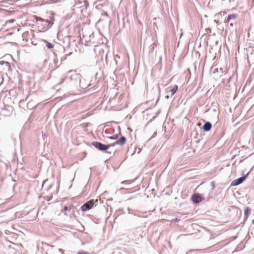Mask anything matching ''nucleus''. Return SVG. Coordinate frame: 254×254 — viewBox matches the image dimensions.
Listing matches in <instances>:
<instances>
[{"label": "nucleus", "mask_w": 254, "mask_h": 254, "mask_svg": "<svg viewBox=\"0 0 254 254\" xmlns=\"http://www.w3.org/2000/svg\"><path fill=\"white\" fill-rule=\"evenodd\" d=\"M9 21V22H11L12 23V22H13L14 21V20H11V19Z\"/></svg>", "instance_id": "24"}, {"label": "nucleus", "mask_w": 254, "mask_h": 254, "mask_svg": "<svg viewBox=\"0 0 254 254\" xmlns=\"http://www.w3.org/2000/svg\"><path fill=\"white\" fill-rule=\"evenodd\" d=\"M102 15H105V16H108V13H107L106 12H104L102 13Z\"/></svg>", "instance_id": "21"}, {"label": "nucleus", "mask_w": 254, "mask_h": 254, "mask_svg": "<svg viewBox=\"0 0 254 254\" xmlns=\"http://www.w3.org/2000/svg\"><path fill=\"white\" fill-rule=\"evenodd\" d=\"M237 17V14H232L228 16L227 19L225 20V23H228L230 20L235 19Z\"/></svg>", "instance_id": "8"}, {"label": "nucleus", "mask_w": 254, "mask_h": 254, "mask_svg": "<svg viewBox=\"0 0 254 254\" xmlns=\"http://www.w3.org/2000/svg\"><path fill=\"white\" fill-rule=\"evenodd\" d=\"M36 19H36V20H37V21H44V19H43V18H41V17H36Z\"/></svg>", "instance_id": "18"}, {"label": "nucleus", "mask_w": 254, "mask_h": 254, "mask_svg": "<svg viewBox=\"0 0 254 254\" xmlns=\"http://www.w3.org/2000/svg\"><path fill=\"white\" fill-rule=\"evenodd\" d=\"M211 184H212V186H214V183H213V182H212L211 183Z\"/></svg>", "instance_id": "25"}, {"label": "nucleus", "mask_w": 254, "mask_h": 254, "mask_svg": "<svg viewBox=\"0 0 254 254\" xmlns=\"http://www.w3.org/2000/svg\"><path fill=\"white\" fill-rule=\"evenodd\" d=\"M218 68H216V69H214V72H218Z\"/></svg>", "instance_id": "22"}, {"label": "nucleus", "mask_w": 254, "mask_h": 254, "mask_svg": "<svg viewBox=\"0 0 254 254\" xmlns=\"http://www.w3.org/2000/svg\"><path fill=\"white\" fill-rule=\"evenodd\" d=\"M192 201L196 203L201 202L202 200V196L199 194H194L191 196Z\"/></svg>", "instance_id": "5"}, {"label": "nucleus", "mask_w": 254, "mask_h": 254, "mask_svg": "<svg viewBox=\"0 0 254 254\" xmlns=\"http://www.w3.org/2000/svg\"><path fill=\"white\" fill-rule=\"evenodd\" d=\"M59 251L62 254H64V251L62 249H59Z\"/></svg>", "instance_id": "19"}, {"label": "nucleus", "mask_w": 254, "mask_h": 254, "mask_svg": "<svg viewBox=\"0 0 254 254\" xmlns=\"http://www.w3.org/2000/svg\"><path fill=\"white\" fill-rule=\"evenodd\" d=\"M177 89H178V86L176 85H175L174 86V87L170 90L171 96L174 95V94L177 91Z\"/></svg>", "instance_id": "10"}, {"label": "nucleus", "mask_w": 254, "mask_h": 254, "mask_svg": "<svg viewBox=\"0 0 254 254\" xmlns=\"http://www.w3.org/2000/svg\"><path fill=\"white\" fill-rule=\"evenodd\" d=\"M173 221H175V222H178V221H180V219H178V218H175V219H174L173 220Z\"/></svg>", "instance_id": "20"}, {"label": "nucleus", "mask_w": 254, "mask_h": 254, "mask_svg": "<svg viewBox=\"0 0 254 254\" xmlns=\"http://www.w3.org/2000/svg\"><path fill=\"white\" fill-rule=\"evenodd\" d=\"M70 79L75 85L77 86L81 82V75L80 74L74 73L71 76Z\"/></svg>", "instance_id": "2"}, {"label": "nucleus", "mask_w": 254, "mask_h": 254, "mask_svg": "<svg viewBox=\"0 0 254 254\" xmlns=\"http://www.w3.org/2000/svg\"><path fill=\"white\" fill-rule=\"evenodd\" d=\"M128 190L127 189H125L124 188H122L120 189V190L122 192H124V191H127Z\"/></svg>", "instance_id": "16"}, {"label": "nucleus", "mask_w": 254, "mask_h": 254, "mask_svg": "<svg viewBox=\"0 0 254 254\" xmlns=\"http://www.w3.org/2000/svg\"><path fill=\"white\" fill-rule=\"evenodd\" d=\"M248 175V173H247L245 176L241 177L237 179L234 180L232 183L231 185L233 186H238L241 184H242L246 179Z\"/></svg>", "instance_id": "4"}, {"label": "nucleus", "mask_w": 254, "mask_h": 254, "mask_svg": "<svg viewBox=\"0 0 254 254\" xmlns=\"http://www.w3.org/2000/svg\"><path fill=\"white\" fill-rule=\"evenodd\" d=\"M249 212H250V210H249L248 208H247V209L245 210V216H246L247 218L248 216V214H249Z\"/></svg>", "instance_id": "14"}, {"label": "nucleus", "mask_w": 254, "mask_h": 254, "mask_svg": "<svg viewBox=\"0 0 254 254\" xmlns=\"http://www.w3.org/2000/svg\"><path fill=\"white\" fill-rule=\"evenodd\" d=\"M212 127V125L210 122H206L203 126V129L205 131H209L210 130Z\"/></svg>", "instance_id": "7"}, {"label": "nucleus", "mask_w": 254, "mask_h": 254, "mask_svg": "<svg viewBox=\"0 0 254 254\" xmlns=\"http://www.w3.org/2000/svg\"><path fill=\"white\" fill-rule=\"evenodd\" d=\"M131 183V181L130 180L125 181H123L121 184H129Z\"/></svg>", "instance_id": "15"}, {"label": "nucleus", "mask_w": 254, "mask_h": 254, "mask_svg": "<svg viewBox=\"0 0 254 254\" xmlns=\"http://www.w3.org/2000/svg\"><path fill=\"white\" fill-rule=\"evenodd\" d=\"M92 144L93 146H94L96 148L98 149L100 151H106L108 150L112 145L111 144L109 145H105L101 143V142L97 141H93L92 142Z\"/></svg>", "instance_id": "1"}, {"label": "nucleus", "mask_w": 254, "mask_h": 254, "mask_svg": "<svg viewBox=\"0 0 254 254\" xmlns=\"http://www.w3.org/2000/svg\"><path fill=\"white\" fill-rule=\"evenodd\" d=\"M78 85L83 89L87 88L89 86V85L85 84L84 81L81 80L80 83H79Z\"/></svg>", "instance_id": "11"}, {"label": "nucleus", "mask_w": 254, "mask_h": 254, "mask_svg": "<svg viewBox=\"0 0 254 254\" xmlns=\"http://www.w3.org/2000/svg\"><path fill=\"white\" fill-rule=\"evenodd\" d=\"M230 25L231 26H233V23H230Z\"/></svg>", "instance_id": "26"}, {"label": "nucleus", "mask_w": 254, "mask_h": 254, "mask_svg": "<svg viewBox=\"0 0 254 254\" xmlns=\"http://www.w3.org/2000/svg\"><path fill=\"white\" fill-rule=\"evenodd\" d=\"M214 21H215L216 23H218V21H216V20H214Z\"/></svg>", "instance_id": "27"}, {"label": "nucleus", "mask_w": 254, "mask_h": 254, "mask_svg": "<svg viewBox=\"0 0 254 254\" xmlns=\"http://www.w3.org/2000/svg\"><path fill=\"white\" fill-rule=\"evenodd\" d=\"M44 42L46 43V47L48 48V49H52L54 47V45L51 43H49L46 40H44Z\"/></svg>", "instance_id": "12"}, {"label": "nucleus", "mask_w": 254, "mask_h": 254, "mask_svg": "<svg viewBox=\"0 0 254 254\" xmlns=\"http://www.w3.org/2000/svg\"><path fill=\"white\" fill-rule=\"evenodd\" d=\"M126 138L125 136H122L120 139L116 141L115 143L111 144L112 146H114L115 145H120L121 146L123 145L126 142Z\"/></svg>", "instance_id": "6"}, {"label": "nucleus", "mask_w": 254, "mask_h": 254, "mask_svg": "<svg viewBox=\"0 0 254 254\" xmlns=\"http://www.w3.org/2000/svg\"><path fill=\"white\" fill-rule=\"evenodd\" d=\"M72 206L71 205H69L68 206H65L64 207V210L63 211V212L64 214V215H67V211H69L71 210V209L72 208Z\"/></svg>", "instance_id": "9"}, {"label": "nucleus", "mask_w": 254, "mask_h": 254, "mask_svg": "<svg viewBox=\"0 0 254 254\" xmlns=\"http://www.w3.org/2000/svg\"><path fill=\"white\" fill-rule=\"evenodd\" d=\"M169 95H166V96H165V98H166V99H169Z\"/></svg>", "instance_id": "23"}, {"label": "nucleus", "mask_w": 254, "mask_h": 254, "mask_svg": "<svg viewBox=\"0 0 254 254\" xmlns=\"http://www.w3.org/2000/svg\"><path fill=\"white\" fill-rule=\"evenodd\" d=\"M77 254H89V253L86 252L82 251L79 252Z\"/></svg>", "instance_id": "17"}, {"label": "nucleus", "mask_w": 254, "mask_h": 254, "mask_svg": "<svg viewBox=\"0 0 254 254\" xmlns=\"http://www.w3.org/2000/svg\"><path fill=\"white\" fill-rule=\"evenodd\" d=\"M110 139L115 140L118 138V135L115 134L109 137Z\"/></svg>", "instance_id": "13"}, {"label": "nucleus", "mask_w": 254, "mask_h": 254, "mask_svg": "<svg viewBox=\"0 0 254 254\" xmlns=\"http://www.w3.org/2000/svg\"><path fill=\"white\" fill-rule=\"evenodd\" d=\"M94 205V200H90L84 203L81 207L80 210L82 211H86L92 208Z\"/></svg>", "instance_id": "3"}]
</instances>
